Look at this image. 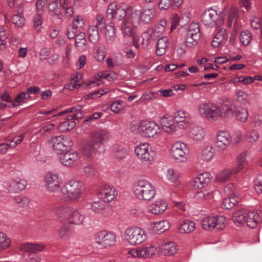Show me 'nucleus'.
I'll return each instance as SVG.
<instances>
[{"label":"nucleus","instance_id":"obj_37","mask_svg":"<svg viewBox=\"0 0 262 262\" xmlns=\"http://www.w3.org/2000/svg\"><path fill=\"white\" fill-rule=\"evenodd\" d=\"M228 37L226 30L224 28H219L215 35L211 44L213 47H218Z\"/></svg>","mask_w":262,"mask_h":262},{"label":"nucleus","instance_id":"obj_60","mask_svg":"<svg viewBox=\"0 0 262 262\" xmlns=\"http://www.w3.org/2000/svg\"><path fill=\"white\" fill-rule=\"evenodd\" d=\"M240 39L243 44L247 46L249 44L252 39V35L249 31L245 30L241 33Z\"/></svg>","mask_w":262,"mask_h":262},{"label":"nucleus","instance_id":"obj_50","mask_svg":"<svg viewBox=\"0 0 262 262\" xmlns=\"http://www.w3.org/2000/svg\"><path fill=\"white\" fill-rule=\"evenodd\" d=\"M94 55L98 61H103L106 56L105 46L102 44L98 45L94 50Z\"/></svg>","mask_w":262,"mask_h":262},{"label":"nucleus","instance_id":"obj_6","mask_svg":"<svg viewBox=\"0 0 262 262\" xmlns=\"http://www.w3.org/2000/svg\"><path fill=\"white\" fill-rule=\"evenodd\" d=\"M133 7H128L124 4L117 5L116 3L110 4L107 8L106 16L108 19L121 20L126 17L127 13H132Z\"/></svg>","mask_w":262,"mask_h":262},{"label":"nucleus","instance_id":"obj_51","mask_svg":"<svg viewBox=\"0 0 262 262\" xmlns=\"http://www.w3.org/2000/svg\"><path fill=\"white\" fill-rule=\"evenodd\" d=\"M144 121L135 120L133 121L130 125V131L135 134L142 135L143 126Z\"/></svg>","mask_w":262,"mask_h":262},{"label":"nucleus","instance_id":"obj_59","mask_svg":"<svg viewBox=\"0 0 262 262\" xmlns=\"http://www.w3.org/2000/svg\"><path fill=\"white\" fill-rule=\"evenodd\" d=\"M180 177V173L173 169H169L167 171L166 178L172 183L176 182Z\"/></svg>","mask_w":262,"mask_h":262},{"label":"nucleus","instance_id":"obj_52","mask_svg":"<svg viewBox=\"0 0 262 262\" xmlns=\"http://www.w3.org/2000/svg\"><path fill=\"white\" fill-rule=\"evenodd\" d=\"M236 119L241 122H245L249 116L248 110L243 107H236V110L235 114Z\"/></svg>","mask_w":262,"mask_h":262},{"label":"nucleus","instance_id":"obj_31","mask_svg":"<svg viewBox=\"0 0 262 262\" xmlns=\"http://www.w3.org/2000/svg\"><path fill=\"white\" fill-rule=\"evenodd\" d=\"M246 223L248 226L251 228H255L260 220V215L257 211L247 210Z\"/></svg>","mask_w":262,"mask_h":262},{"label":"nucleus","instance_id":"obj_19","mask_svg":"<svg viewBox=\"0 0 262 262\" xmlns=\"http://www.w3.org/2000/svg\"><path fill=\"white\" fill-rule=\"evenodd\" d=\"M27 185L25 179H12L4 184V188L11 193H18L24 190Z\"/></svg>","mask_w":262,"mask_h":262},{"label":"nucleus","instance_id":"obj_33","mask_svg":"<svg viewBox=\"0 0 262 262\" xmlns=\"http://www.w3.org/2000/svg\"><path fill=\"white\" fill-rule=\"evenodd\" d=\"M45 246L41 244L24 243L19 247V250L24 252L36 253L41 251Z\"/></svg>","mask_w":262,"mask_h":262},{"label":"nucleus","instance_id":"obj_48","mask_svg":"<svg viewBox=\"0 0 262 262\" xmlns=\"http://www.w3.org/2000/svg\"><path fill=\"white\" fill-rule=\"evenodd\" d=\"M85 34L80 32L75 37V45L78 50H83L86 48V39Z\"/></svg>","mask_w":262,"mask_h":262},{"label":"nucleus","instance_id":"obj_63","mask_svg":"<svg viewBox=\"0 0 262 262\" xmlns=\"http://www.w3.org/2000/svg\"><path fill=\"white\" fill-rule=\"evenodd\" d=\"M84 20L81 16H75L72 22L74 28L82 29L84 26Z\"/></svg>","mask_w":262,"mask_h":262},{"label":"nucleus","instance_id":"obj_55","mask_svg":"<svg viewBox=\"0 0 262 262\" xmlns=\"http://www.w3.org/2000/svg\"><path fill=\"white\" fill-rule=\"evenodd\" d=\"M233 172V167L232 169H225L221 172L217 176V179L218 181L221 182H225L229 180L231 174H237Z\"/></svg>","mask_w":262,"mask_h":262},{"label":"nucleus","instance_id":"obj_49","mask_svg":"<svg viewBox=\"0 0 262 262\" xmlns=\"http://www.w3.org/2000/svg\"><path fill=\"white\" fill-rule=\"evenodd\" d=\"M157 38L154 37L152 32L147 29L142 34V41L141 42L143 48H146L152 41H155Z\"/></svg>","mask_w":262,"mask_h":262},{"label":"nucleus","instance_id":"obj_17","mask_svg":"<svg viewBox=\"0 0 262 262\" xmlns=\"http://www.w3.org/2000/svg\"><path fill=\"white\" fill-rule=\"evenodd\" d=\"M109 138L108 133L104 130L94 133L92 135V141L85 140V145L89 147H100L103 145Z\"/></svg>","mask_w":262,"mask_h":262},{"label":"nucleus","instance_id":"obj_41","mask_svg":"<svg viewBox=\"0 0 262 262\" xmlns=\"http://www.w3.org/2000/svg\"><path fill=\"white\" fill-rule=\"evenodd\" d=\"M247 210L244 209L235 211L232 217L233 222L236 224L237 226H238L243 223H246V216H245V215H247Z\"/></svg>","mask_w":262,"mask_h":262},{"label":"nucleus","instance_id":"obj_20","mask_svg":"<svg viewBox=\"0 0 262 262\" xmlns=\"http://www.w3.org/2000/svg\"><path fill=\"white\" fill-rule=\"evenodd\" d=\"M176 124L180 128H185L189 126L190 123V116L188 112L179 110L176 111L172 116Z\"/></svg>","mask_w":262,"mask_h":262},{"label":"nucleus","instance_id":"obj_28","mask_svg":"<svg viewBox=\"0 0 262 262\" xmlns=\"http://www.w3.org/2000/svg\"><path fill=\"white\" fill-rule=\"evenodd\" d=\"M49 144L52 145L53 147H71L73 145L72 140L68 137H63L61 136H56L52 138Z\"/></svg>","mask_w":262,"mask_h":262},{"label":"nucleus","instance_id":"obj_61","mask_svg":"<svg viewBox=\"0 0 262 262\" xmlns=\"http://www.w3.org/2000/svg\"><path fill=\"white\" fill-rule=\"evenodd\" d=\"M193 145L191 140L187 139L185 141L176 140L172 142V147H187Z\"/></svg>","mask_w":262,"mask_h":262},{"label":"nucleus","instance_id":"obj_32","mask_svg":"<svg viewBox=\"0 0 262 262\" xmlns=\"http://www.w3.org/2000/svg\"><path fill=\"white\" fill-rule=\"evenodd\" d=\"M210 181V174L204 172L199 174L194 180L193 186L194 188L201 189L206 186Z\"/></svg>","mask_w":262,"mask_h":262},{"label":"nucleus","instance_id":"obj_35","mask_svg":"<svg viewBox=\"0 0 262 262\" xmlns=\"http://www.w3.org/2000/svg\"><path fill=\"white\" fill-rule=\"evenodd\" d=\"M212 103L211 101H202L199 103L197 107L198 114L208 120Z\"/></svg>","mask_w":262,"mask_h":262},{"label":"nucleus","instance_id":"obj_21","mask_svg":"<svg viewBox=\"0 0 262 262\" xmlns=\"http://www.w3.org/2000/svg\"><path fill=\"white\" fill-rule=\"evenodd\" d=\"M99 191L100 197L104 202L112 201L117 195V192L115 188L108 185H103Z\"/></svg>","mask_w":262,"mask_h":262},{"label":"nucleus","instance_id":"obj_7","mask_svg":"<svg viewBox=\"0 0 262 262\" xmlns=\"http://www.w3.org/2000/svg\"><path fill=\"white\" fill-rule=\"evenodd\" d=\"M124 236L126 241L132 245L140 244L147 239L145 231L137 227L127 228L125 231Z\"/></svg>","mask_w":262,"mask_h":262},{"label":"nucleus","instance_id":"obj_22","mask_svg":"<svg viewBox=\"0 0 262 262\" xmlns=\"http://www.w3.org/2000/svg\"><path fill=\"white\" fill-rule=\"evenodd\" d=\"M160 122L163 129L166 133L171 134L177 131V125L172 116L165 115L161 119Z\"/></svg>","mask_w":262,"mask_h":262},{"label":"nucleus","instance_id":"obj_14","mask_svg":"<svg viewBox=\"0 0 262 262\" xmlns=\"http://www.w3.org/2000/svg\"><path fill=\"white\" fill-rule=\"evenodd\" d=\"M134 17L136 23L146 24L149 23L154 18L155 14L152 8H147L142 10L133 8L132 13Z\"/></svg>","mask_w":262,"mask_h":262},{"label":"nucleus","instance_id":"obj_27","mask_svg":"<svg viewBox=\"0 0 262 262\" xmlns=\"http://www.w3.org/2000/svg\"><path fill=\"white\" fill-rule=\"evenodd\" d=\"M250 156V152L248 151H244L238 155L236 158V165L233 167V172L238 173L242 170L248 162V158Z\"/></svg>","mask_w":262,"mask_h":262},{"label":"nucleus","instance_id":"obj_10","mask_svg":"<svg viewBox=\"0 0 262 262\" xmlns=\"http://www.w3.org/2000/svg\"><path fill=\"white\" fill-rule=\"evenodd\" d=\"M227 223L226 218L223 216H208L202 221V228L206 230H212L215 227L218 230H223Z\"/></svg>","mask_w":262,"mask_h":262},{"label":"nucleus","instance_id":"obj_64","mask_svg":"<svg viewBox=\"0 0 262 262\" xmlns=\"http://www.w3.org/2000/svg\"><path fill=\"white\" fill-rule=\"evenodd\" d=\"M25 19L19 14L14 15L12 17V22L17 27L20 28L25 24Z\"/></svg>","mask_w":262,"mask_h":262},{"label":"nucleus","instance_id":"obj_30","mask_svg":"<svg viewBox=\"0 0 262 262\" xmlns=\"http://www.w3.org/2000/svg\"><path fill=\"white\" fill-rule=\"evenodd\" d=\"M85 219V215L80 212L76 208L73 207L68 219V223L70 224L75 225H82Z\"/></svg>","mask_w":262,"mask_h":262},{"label":"nucleus","instance_id":"obj_13","mask_svg":"<svg viewBox=\"0 0 262 262\" xmlns=\"http://www.w3.org/2000/svg\"><path fill=\"white\" fill-rule=\"evenodd\" d=\"M44 182L46 190L51 193H56L62 187L60 179L56 173L48 172L45 176Z\"/></svg>","mask_w":262,"mask_h":262},{"label":"nucleus","instance_id":"obj_58","mask_svg":"<svg viewBox=\"0 0 262 262\" xmlns=\"http://www.w3.org/2000/svg\"><path fill=\"white\" fill-rule=\"evenodd\" d=\"M124 107V102L123 100H119L113 102L111 105V110L115 113H119Z\"/></svg>","mask_w":262,"mask_h":262},{"label":"nucleus","instance_id":"obj_24","mask_svg":"<svg viewBox=\"0 0 262 262\" xmlns=\"http://www.w3.org/2000/svg\"><path fill=\"white\" fill-rule=\"evenodd\" d=\"M236 107L232 100L229 99L224 100L220 106L222 117H231L234 115Z\"/></svg>","mask_w":262,"mask_h":262},{"label":"nucleus","instance_id":"obj_23","mask_svg":"<svg viewBox=\"0 0 262 262\" xmlns=\"http://www.w3.org/2000/svg\"><path fill=\"white\" fill-rule=\"evenodd\" d=\"M134 151L139 159L149 162L154 160L156 154L152 148H135Z\"/></svg>","mask_w":262,"mask_h":262},{"label":"nucleus","instance_id":"obj_1","mask_svg":"<svg viewBox=\"0 0 262 262\" xmlns=\"http://www.w3.org/2000/svg\"><path fill=\"white\" fill-rule=\"evenodd\" d=\"M177 245L172 242L161 243L159 246H150L149 247H140L132 248L128 250V253L134 257L147 258L157 253L165 256H171L176 253Z\"/></svg>","mask_w":262,"mask_h":262},{"label":"nucleus","instance_id":"obj_40","mask_svg":"<svg viewBox=\"0 0 262 262\" xmlns=\"http://www.w3.org/2000/svg\"><path fill=\"white\" fill-rule=\"evenodd\" d=\"M195 227V224L194 222L189 220H185L180 224L178 232L181 234L189 233L194 230Z\"/></svg>","mask_w":262,"mask_h":262},{"label":"nucleus","instance_id":"obj_62","mask_svg":"<svg viewBox=\"0 0 262 262\" xmlns=\"http://www.w3.org/2000/svg\"><path fill=\"white\" fill-rule=\"evenodd\" d=\"M246 138L249 142L253 143L258 139L259 135L256 130H250L247 132Z\"/></svg>","mask_w":262,"mask_h":262},{"label":"nucleus","instance_id":"obj_44","mask_svg":"<svg viewBox=\"0 0 262 262\" xmlns=\"http://www.w3.org/2000/svg\"><path fill=\"white\" fill-rule=\"evenodd\" d=\"M30 199L26 196L18 195L14 199V204L19 209H26L30 203Z\"/></svg>","mask_w":262,"mask_h":262},{"label":"nucleus","instance_id":"obj_56","mask_svg":"<svg viewBox=\"0 0 262 262\" xmlns=\"http://www.w3.org/2000/svg\"><path fill=\"white\" fill-rule=\"evenodd\" d=\"M11 240L7 235L0 232V251H3L10 247Z\"/></svg>","mask_w":262,"mask_h":262},{"label":"nucleus","instance_id":"obj_53","mask_svg":"<svg viewBox=\"0 0 262 262\" xmlns=\"http://www.w3.org/2000/svg\"><path fill=\"white\" fill-rule=\"evenodd\" d=\"M106 204L102 201H98L94 202L91 204V209L93 211L97 213H103L106 208Z\"/></svg>","mask_w":262,"mask_h":262},{"label":"nucleus","instance_id":"obj_11","mask_svg":"<svg viewBox=\"0 0 262 262\" xmlns=\"http://www.w3.org/2000/svg\"><path fill=\"white\" fill-rule=\"evenodd\" d=\"M201 38L199 25L195 23H191L186 31L185 40L187 46L189 48L195 47Z\"/></svg>","mask_w":262,"mask_h":262},{"label":"nucleus","instance_id":"obj_42","mask_svg":"<svg viewBox=\"0 0 262 262\" xmlns=\"http://www.w3.org/2000/svg\"><path fill=\"white\" fill-rule=\"evenodd\" d=\"M210 114L208 116V120L209 121H214L217 120L219 118L222 117V113L220 106L216 104L212 103Z\"/></svg>","mask_w":262,"mask_h":262},{"label":"nucleus","instance_id":"obj_26","mask_svg":"<svg viewBox=\"0 0 262 262\" xmlns=\"http://www.w3.org/2000/svg\"><path fill=\"white\" fill-rule=\"evenodd\" d=\"M73 207L61 205L55 209V216L59 222L68 221Z\"/></svg>","mask_w":262,"mask_h":262},{"label":"nucleus","instance_id":"obj_43","mask_svg":"<svg viewBox=\"0 0 262 262\" xmlns=\"http://www.w3.org/2000/svg\"><path fill=\"white\" fill-rule=\"evenodd\" d=\"M191 137L193 141H202L206 135L205 129L200 127H194L191 130Z\"/></svg>","mask_w":262,"mask_h":262},{"label":"nucleus","instance_id":"obj_3","mask_svg":"<svg viewBox=\"0 0 262 262\" xmlns=\"http://www.w3.org/2000/svg\"><path fill=\"white\" fill-rule=\"evenodd\" d=\"M133 192L135 196L140 201H150L156 195V189L148 181L141 179L134 185Z\"/></svg>","mask_w":262,"mask_h":262},{"label":"nucleus","instance_id":"obj_8","mask_svg":"<svg viewBox=\"0 0 262 262\" xmlns=\"http://www.w3.org/2000/svg\"><path fill=\"white\" fill-rule=\"evenodd\" d=\"M242 139L241 133H236L230 136L229 133L224 131H220L218 133L215 141L216 147H222L227 146H234L238 143Z\"/></svg>","mask_w":262,"mask_h":262},{"label":"nucleus","instance_id":"obj_54","mask_svg":"<svg viewBox=\"0 0 262 262\" xmlns=\"http://www.w3.org/2000/svg\"><path fill=\"white\" fill-rule=\"evenodd\" d=\"M214 152V148H203L199 157L202 160L209 161L212 159Z\"/></svg>","mask_w":262,"mask_h":262},{"label":"nucleus","instance_id":"obj_25","mask_svg":"<svg viewBox=\"0 0 262 262\" xmlns=\"http://www.w3.org/2000/svg\"><path fill=\"white\" fill-rule=\"evenodd\" d=\"M167 208V203L164 200H157L148 207V212L153 214L163 213Z\"/></svg>","mask_w":262,"mask_h":262},{"label":"nucleus","instance_id":"obj_39","mask_svg":"<svg viewBox=\"0 0 262 262\" xmlns=\"http://www.w3.org/2000/svg\"><path fill=\"white\" fill-rule=\"evenodd\" d=\"M167 26V21L165 19H161L159 23L156 25L155 27L149 28V30L152 32V34L154 37L158 38L161 37L165 30V27Z\"/></svg>","mask_w":262,"mask_h":262},{"label":"nucleus","instance_id":"obj_12","mask_svg":"<svg viewBox=\"0 0 262 262\" xmlns=\"http://www.w3.org/2000/svg\"><path fill=\"white\" fill-rule=\"evenodd\" d=\"M127 13L126 17L123 19L121 26V33L124 37H132L136 34L138 23L135 21L134 17L132 13Z\"/></svg>","mask_w":262,"mask_h":262},{"label":"nucleus","instance_id":"obj_45","mask_svg":"<svg viewBox=\"0 0 262 262\" xmlns=\"http://www.w3.org/2000/svg\"><path fill=\"white\" fill-rule=\"evenodd\" d=\"M97 26H90L88 29V36L89 40L93 43H96L100 39V35Z\"/></svg>","mask_w":262,"mask_h":262},{"label":"nucleus","instance_id":"obj_15","mask_svg":"<svg viewBox=\"0 0 262 262\" xmlns=\"http://www.w3.org/2000/svg\"><path fill=\"white\" fill-rule=\"evenodd\" d=\"M94 238L96 243L105 247L113 246L116 243V235L105 230L97 232Z\"/></svg>","mask_w":262,"mask_h":262},{"label":"nucleus","instance_id":"obj_46","mask_svg":"<svg viewBox=\"0 0 262 262\" xmlns=\"http://www.w3.org/2000/svg\"><path fill=\"white\" fill-rule=\"evenodd\" d=\"M71 233V229L69 223L63 224L58 230L59 236L64 240H67L70 238Z\"/></svg>","mask_w":262,"mask_h":262},{"label":"nucleus","instance_id":"obj_5","mask_svg":"<svg viewBox=\"0 0 262 262\" xmlns=\"http://www.w3.org/2000/svg\"><path fill=\"white\" fill-rule=\"evenodd\" d=\"M81 107L79 105L77 107H73L69 108L66 110L62 111L57 115H54L53 116H60L63 114L68 112H71L73 114L68 116L67 120L62 122L58 127L59 129L62 132H65L71 130L78 122L79 119L82 117V113L80 111Z\"/></svg>","mask_w":262,"mask_h":262},{"label":"nucleus","instance_id":"obj_29","mask_svg":"<svg viewBox=\"0 0 262 262\" xmlns=\"http://www.w3.org/2000/svg\"><path fill=\"white\" fill-rule=\"evenodd\" d=\"M170 154L179 162L186 161L189 156V148H171Z\"/></svg>","mask_w":262,"mask_h":262},{"label":"nucleus","instance_id":"obj_2","mask_svg":"<svg viewBox=\"0 0 262 262\" xmlns=\"http://www.w3.org/2000/svg\"><path fill=\"white\" fill-rule=\"evenodd\" d=\"M61 193L63 199L67 202L78 201L83 195L82 183L77 180L71 179L66 182L61 188Z\"/></svg>","mask_w":262,"mask_h":262},{"label":"nucleus","instance_id":"obj_57","mask_svg":"<svg viewBox=\"0 0 262 262\" xmlns=\"http://www.w3.org/2000/svg\"><path fill=\"white\" fill-rule=\"evenodd\" d=\"M237 202L238 201L234 196H230L223 200L222 207L226 209H230L233 208Z\"/></svg>","mask_w":262,"mask_h":262},{"label":"nucleus","instance_id":"obj_9","mask_svg":"<svg viewBox=\"0 0 262 262\" xmlns=\"http://www.w3.org/2000/svg\"><path fill=\"white\" fill-rule=\"evenodd\" d=\"M201 21L206 26L213 27L222 25L225 22V18L220 16L215 10L210 8L203 11Z\"/></svg>","mask_w":262,"mask_h":262},{"label":"nucleus","instance_id":"obj_36","mask_svg":"<svg viewBox=\"0 0 262 262\" xmlns=\"http://www.w3.org/2000/svg\"><path fill=\"white\" fill-rule=\"evenodd\" d=\"M60 4L59 5L57 0L51 2L48 5V9L50 15L55 19H60Z\"/></svg>","mask_w":262,"mask_h":262},{"label":"nucleus","instance_id":"obj_18","mask_svg":"<svg viewBox=\"0 0 262 262\" xmlns=\"http://www.w3.org/2000/svg\"><path fill=\"white\" fill-rule=\"evenodd\" d=\"M142 136L147 138H157L161 133L158 124L154 121H144Z\"/></svg>","mask_w":262,"mask_h":262},{"label":"nucleus","instance_id":"obj_34","mask_svg":"<svg viewBox=\"0 0 262 262\" xmlns=\"http://www.w3.org/2000/svg\"><path fill=\"white\" fill-rule=\"evenodd\" d=\"M103 34L106 41L108 43H112L116 38V30L113 23L105 26L103 28Z\"/></svg>","mask_w":262,"mask_h":262},{"label":"nucleus","instance_id":"obj_47","mask_svg":"<svg viewBox=\"0 0 262 262\" xmlns=\"http://www.w3.org/2000/svg\"><path fill=\"white\" fill-rule=\"evenodd\" d=\"M170 227V223L166 220H162L154 223L153 229L155 232L162 233Z\"/></svg>","mask_w":262,"mask_h":262},{"label":"nucleus","instance_id":"obj_4","mask_svg":"<svg viewBox=\"0 0 262 262\" xmlns=\"http://www.w3.org/2000/svg\"><path fill=\"white\" fill-rule=\"evenodd\" d=\"M53 152L56 154L60 162L67 167H74L77 165L81 158V155L75 151L73 148H53Z\"/></svg>","mask_w":262,"mask_h":262},{"label":"nucleus","instance_id":"obj_38","mask_svg":"<svg viewBox=\"0 0 262 262\" xmlns=\"http://www.w3.org/2000/svg\"><path fill=\"white\" fill-rule=\"evenodd\" d=\"M168 43L169 41L167 37H161L157 42L156 47V54L158 56L163 55L166 53Z\"/></svg>","mask_w":262,"mask_h":262},{"label":"nucleus","instance_id":"obj_16","mask_svg":"<svg viewBox=\"0 0 262 262\" xmlns=\"http://www.w3.org/2000/svg\"><path fill=\"white\" fill-rule=\"evenodd\" d=\"M221 17L227 19V25L229 27H232L233 25L234 28L238 27L239 10L238 8L234 6L226 7L222 12Z\"/></svg>","mask_w":262,"mask_h":262}]
</instances>
